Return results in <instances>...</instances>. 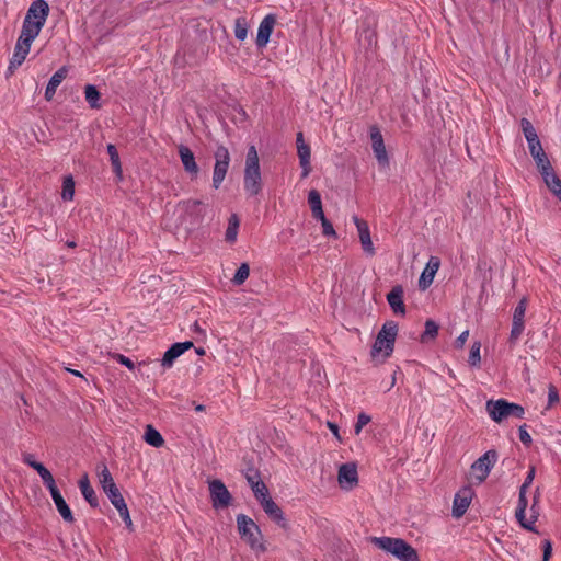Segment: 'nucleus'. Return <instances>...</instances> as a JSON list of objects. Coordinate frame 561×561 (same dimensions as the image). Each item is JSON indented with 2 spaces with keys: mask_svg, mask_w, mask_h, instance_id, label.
<instances>
[{
  "mask_svg": "<svg viewBox=\"0 0 561 561\" xmlns=\"http://www.w3.org/2000/svg\"><path fill=\"white\" fill-rule=\"evenodd\" d=\"M371 542L400 561H420L419 553L410 543L401 538L373 537Z\"/></svg>",
  "mask_w": 561,
  "mask_h": 561,
  "instance_id": "f257e3e1",
  "label": "nucleus"
},
{
  "mask_svg": "<svg viewBox=\"0 0 561 561\" xmlns=\"http://www.w3.org/2000/svg\"><path fill=\"white\" fill-rule=\"evenodd\" d=\"M243 187L248 195L255 196L262 190L259 154L255 146H250L245 157Z\"/></svg>",
  "mask_w": 561,
  "mask_h": 561,
  "instance_id": "f03ea898",
  "label": "nucleus"
},
{
  "mask_svg": "<svg viewBox=\"0 0 561 561\" xmlns=\"http://www.w3.org/2000/svg\"><path fill=\"white\" fill-rule=\"evenodd\" d=\"M236 520L241 539H243L252 550L256 552H265L267 548L261 541L262 533L254 520L245 514H238Z\"/></svg>",
  "mask_w": 561,
  "mask_h": 561,
  "instance_id": "7ed1b4c3",
  "label": "nucleus"
},
{
  "mask_svg": "<svg viewBox=\"0 0 561 561\" xmlns=\"http://www.w3.org/2000/svg\"><path fill=\"white\" fill-rule=\"evenodd\" d=\"M397 334L398 324L394 321H387L377 334L371 347V356L375 357L383 352V356L389 357L393 352Z\"/></svg>",
  "mask_w": 561,
  "mask_h": 561,
  "instance_id": "20e7f679",
  "label": "nucleus"
},
{
  "mask_svg": "<svg viewBox=\"0 0 561 561\" xmlns=\"http://www.w3.org/2000/svg\"><path fill=\"white\" fill-rule=\"evenodd\" d=\"M486 411L490 417L497 423L508 416L522 419L525 414V410L522 405L517 403H510L504 399H499L496 401L489 400L486 402Z\"/></svg>",
  "mask_w": 561,
  "mask_h": 561,
  "instance_id": "39448f33",
  "label": "nucleus"
},
{
  "mask_svg": "<svg viewBox=\"0 0 561 561\" xmlns=\"http://www.w3.org/2000/svg\"><path fill=\"white\" fill-rule=\"evenodd\" d=\"M497 460V453L494 449L485 451L471 465V477L478 483H482L488 478L491 469Z\"/></svg>",
  "mask_w": 561,
  "mask_h": 561,
  "instance_id": "423d86ee",
  "label": "nucleus"
},
{
  "mask_svg": "<svg viewBox=\"0 0 561 561\" xmlns=\"http://www.w3.org/2000/svg\"><path fill=\"white\" fill-rule=\"evenodd\" d=\"M100 484L111 501L112 505L117 508L118 506H123L125 500L121 494L119 489L117 488L110 470L105 465L102 466V469L99 473Z\"/></svg>",
  "mask_w": 561,
  "mask_h": 561,
  "instance_id": "0eeeda50",
  "label": "nucleus"
},
{
  "mask_svg": "<svg viewBox=\"0 0 561 561\" xmlns=\"http://www.w3.org/2000/svg\"><path fill=\"white\" fill-rule=\"evenodd\" d=\"M230 164V153L224 146H219L215 151V165L213 172V186L218 188L226 178Z\"/></svg>",
  "mask_w": 561,
  "mask_h": 561,
  "instance_id": "6e6552de",
  "label": "nucleus"
},
{
  "mask_svg": "<svg viewBox=\"0 0 561 561\" xmlns=\"http://www.w3.org/2000/svg\"><path fill=\"white\" fill-rule=\"evenodd\" d=\"M211 505L215 510L226 508L230 505L232 496L221 480L209 482Z\"/></svg>",
  "mask_w": 561,
  "mask_h": 561,
  "instance_id": "1a4fd4ad",
  "label": "nucleus"
},
{
  "mask_svg": "<svg viewBox=\"0 0 561 561\" xmlns=\"http://www.w3.org/2000/svg\"><path fill=\"white\" fill-rule=\"evenodd\" d=\"M181 210L190 218L192 225H199L206 214L207 205L201 199H186L179 203Z\"/></svg>",
  "mask_w": 561,
  "mask_h": 561,
  "instance_id": "9d476101",
  "label": "nucleus"
},
{
  "mask_svg": "<svg viewBox=\"0 0 561 561\" xmlns=\"http://www.w3.org/2000/svg\"><path fill=\"white\" fill-rule=\"evenodd\" d=\"M526 308H527V299L524 297L518 301L517 306L514 309L512 329H511L510 339H508V342L512 345L516 344V342L518 341V339L520 337V335L524 331V328H525L524 318H525Z\"/></svg>",
  "mask_w": 561,
  "mask_h": 561,
  "instance_id": "9b49d317",
  "label": "nucleus"
},
{
  "mask_svg": "<svg viewBox=\"0 0 561 561\" xmlns=\"http://www.w3.org/2000/svg\"><path fill=\"white\" fill-rule=\"evenodd\" d=\"M369 134L371 140V148L378 164L381 167H387L389 164V158L380 129L377 126H371Z\"/></svg>",
  "mask_w": 561,
  "mask_h": 561,
  "instance_id": "f8f14e48",
  "label": "nucleus"
},
{
  "mask_svg": "<svg viewBox=\"0 0 561 561\" xmlns=\"http://www.w3.org/2000/svg\"><path fill=\"white\" fill-rule=\"evenodd\" d=\"M337 480L342 489L352 490L358 482V473L355 463H343L339 468Z\"/></svg>",
  "mask_w": 561,
  "mask_h": 561,
  "instance_id": "ddd939ff",
  "label": "nucleus"
},
{
  "mask_svg": "<svg viewBox=\"0 0 561 561\" xmlns=\"http://www.w3.org/2000/svg\"><path fill=\"white\" fill-rule=\"evenodd\" d=\"M260 504L265 512V514L275 522L283 529L288 528L287 519L282 511V508L273 501V499L268 495L260 501Z\"/></svg>",
  "mask_w": 561,
  "mask_h": 561,
  "instance_id": "4468645a",
  "label": "nucleus"
},
{
  "mask_svg": "<svg viewBox=\"0 0 561 561\" xmlns=\"http://www.w3.org/2000/svg\"><path fill=\"white\" fill-rule=\"evenodd\" d=\"M353 221L357 228L363 251L369 256L375 255L376 252L371 241L368 224L365 220L358 218L357 216L353 217Z\"/></svg>",
  "mask_w": 561,
  "mask_h": 561,
  "instance_id": "2eb2a0df",
  "label": "nucleus"
},
{
  "mask_svg": "<svg viewBox=\"0 0 561 561\" xmlns=\"http://www.w3.org/2000/svg\"><path fill=\"white\" fill-rule=\"evenodd\" d=\"M526 493L527 490L519 488L518 504L516 507L515 516L522 527H524L527 530H534V523L537 519V516L533 515L530 520L526 519V508L528 504Z\"/></svg>",
  "mask_w": 561,
  "mask_h": 561,
  "instance_id": "dca6fc26",
  "label": "nucleus"
},
{
  "mask_svg": "<svg viewBox=\"0 0 561 561\" xmlns=\"http://www.w3.org/2000/svg\"><path fill=\"white\" fill-rule=\"evenodd\" d=\"M42 21H31L28 18H24L21 34L19 41L32 45L33 41L39 35L43 28Z\"/></svg>",
  "mask_w": 561,
  "mask_h": 561,
  "instance_id": "f3484780",
  "label": "nucleus"
},
{
  "mask_svg": "<svg viewBox=\"0 0 561 561\" xmlns=\"http://www.w3.org/2000/svg\"><path fill=\"white\" fill-rule=\"evenodd\" d=\"M440 266V260L437 256H431L424 271L422 272L419 279V287L425 290L431 286L434 280L435 274Z\"/></svg>",
  "mask_w": 561,
  "mask_h": 561,
  "instance_id": "a211bd4d",
  "label": "nucleus"
},
{
  "mask_svg": "<svg viewBox=\"0 0 561 561\" xmlns=\"http://www.w3.org/2000/svg\"><path fill=\"white\" fill-rule=\"evenodd\" d=\"M276 23V19L273 14H267L260 23L257 35H256V45L257 47H265L270 41V36L273 32L274 25Z\"/></svg>",
  "mask_w": 561,
  "mask_h": 561,
  "instance_id": "6ab92c4d",
  "label": "nucleus"
},
{
  "mask_svg": "<svg viewBox=\"0 0 561 561\" xmlns=\"http://www.w3.org/2000/svg\"><path fill=\"white\" fill-rule=\"evenodd\" d=\"M48 14V3L45 0H35L31 3L25 18H28L31 21H42V24L45 25Z\"/></svg>",
  "mask_w": 561,
  "mask_h": 561,
  "instance_id": "aec40b11",
  "label": "nucleus"
},
{
  "mask_svg": "<svg viewBox=\"0 0 561 561\" xmlns=\"http://www.w3.org/2000/svg\"><path fill=\"white\" fill-rule=\"evenodd\" d=\"M179 156L183 164L184 170L190 173L193 178H196L199 169L195 161L193 151L184 145L178 147Z\"/></svg>",
  "mask_w": 561,
  "mask_h": 561,
  "instance_id": "412c9836",
  "label": "nucleus"
},
{
  "mask_svg": "<svg viewBox=\"0 0 561 561\" xmlns=\"http://www.w3.org/2000/svg\"><path fill=\"white\" fill-rule=\"evenodd\" d=\"M471 502V490L462 489L455 495L453 503V516L456 518L461 517L468 510Z\"/></svg>",
  "mask_w": 561,
  "mask_h": 561,
  "instance_id": "4be33fe9",
  "label": "nucleus"
},
{
  "mask_svg": "<svg viewBox=\"0 0 561 561\" xmlns=\"http://www.w3.org/2000/svg\"><path fill=\"white\" fill-rule=\"evenodd\" d=\"M404 290L401 285L394 286L390 293L387 294V301L397 314H405V305L403 301Z\"/></svg>",
  "mask_w": 561,
  "mask_h": 561,
  "instance_id": "5701e85b",
  "label": "nucleus"
},
{
  "mask_svg": "<svg viewBox=\"0 0 561 561\" xmlns=\"http://www.w3.org/2000/svg\"><path fill=\"white\" fill-rule=\"evenodd\" d=\"M193 343L190 341L182 343H174L163 355L161 359V365L163 367H171L174 360L181 356L186 350L191 348Z\"/></svg>",
  "mask_w": 561,
  "mask_h": 561,
  "instance_id": "b1692460",
  "label": "nucleus"
},
{
  "mask_svg": "<svg viewBox=\"0 0 561 561\" xmlns=\"http://www.w3.org/2000/svg\"><path fill=\"white\" fill-rule=\"evenodd\" d=\"M30 49L31 45L26 43H21V41L19 39L16 41L14 53L10 59V65L8 68L10 72H13L19 66H21L24 62L26 56L30 53Z\"/></svg>",
  "mask_w": 561,
  "mask_h": 561,
  "instance_id": "393cba45",
  "label": "nucleus"
},
{
  "mask_svg": "<svg viewBox=\"0 0 561 561\" xmlns=\"http://www.w3.org/2000/svg\"><path fill=\"white\" fill-rule=\"evenodd\" d=\"M247 480L259 502L270 495L266 485L260 480L259 472L247 473Z\"/></svg>",
  "mask_w": 561,
  "mask_h": 561,
  "instance_id": "a878e982",
  "label": "nucleus"
},
{
  "mask_svg": "<svg viewBox=\"0 0 561 561\" xmlns=\"http://www.w3.org/2000/svg\"><path fill=\"white\" fill-rule=\"evenodd\" d=\"M67 68L66 67H61L60 69H58L49 79L48 81V84L45 89V99L47 101H51L55 93H56V90L57 88L59 87V84L62 82V80L66 78L67 76Z\"/></svg>",
  "mask_w": 561,
  "mask_h": 561,
  "instance_id": "bb28decb",
  "label": "nucleus"
},
{
  "mask_svg": "<svg viewBox=\"0 0 561 561\" xmlns=\"http://www.w3.org/2000/svg\"><path fill=\"white\" fill-rule=\"evenodd\" d=\"M79 489L81 491V494L82 496L84 497V500L90 504L91 507H98L99 506V500H98V496L95 494V491L94 489L91 486L90 484V480H89V477L88 474H84L80 480H79Z\"/></svg>",
  "mask_w": 561,
  "mask_h": 561,
  "instance_id": "cd10ccee",
  "label": "nucleus"
},
{
  "mask_svg": "<svg viewBox=\"0 0 561 561\" xmlns=\"http://www.w3.org/2000/svg\"><path fill=\"white\" fill-rule=\"evenodd\" d=\"M50 495H51V499L57 507V511L61 515L62 519L66 523H73L75 517L72 515V512H71L70 507L68 506V504L66 503L65 499L62 497L60 491L57 490V491L53 492Z\"/></svg>",
  "mask_w": 561,
  "mask_h": 561,
  "instance_id": "c85d7f7f",
  "label": "nucleus"
},
{
  "mask_svg": "<svg viewBox=\"0 0 561 561\" xmlns=\"http://www.w3.org/2000/svg\"><path fill=\"white\" fill-rule=\"evenodd\" d=\"M529 153L536 162L537 169H545L546 165L550 164V161L541 146L540 140L535 144L528 145Z\"/></svg>",
  "mask_w": 561,
  "mask_h": 561,
  "instance_id": "c756f323",
  "label": "nucleus"
},
{
  "mask_svg": "<svg viewBox=\"0 0 561 561\" xmlns=\"http://www.w3.org/2000/svg\"><path fill=\"white\" fill-rule=\"evenodd\" d=\"M297 154L299 158V164L302 169L301 178H307L311 172V165H310V157H311V150L309 145H299L297 148Z\"/></svg>",
  "mask_w": 561,
  "mask_h": 561,
  "instance_id": "7c9ffc66",
  "label": "nucleus"
},
{
  "mask_svg": "<svg viewBox=\"0 0 561 561\" xmlns=\"http://www.w3.org/2000/svg\"><path fill=\"white\" fill-rule=\"evenodd\" d=\"M106 150L110 156V161L112 164L113 172L115 173V175L117 176L118 180H122L123 179V169H122V163L119 160V154H118L117 148L115 147V145L108 144L106 146Z\"/></svg>",
  "mask_w": 561,
  "mask_h": 561,
  "instance_id": "2f4dec72",
  "label": "nucleus"
},
{
  "mask_svg": "<svg viewBox=\"0 0 561 561\" xmlns=\"http://www.w3.org/2000/svg\"><path fill=\"white\" fill-rule=\"evenodd\" d=\"M240 221L237 214H232L228 220V227L225 233L226 241L233 243L237 240Z\"/></svg>",
  "mask_w": 561,
  "mask_h": 561,
  "instance_id": "473e14b6",
  "label": "nucleus"
},
{
  "mask_svg": "<svg viewBox=\"0 0 561 561\" xmlns=\"http://www.w3.org/2000/svg\"><path fill=\"white\" fill-rule=\"evenodd\" d=\"M144 438L153 447H161L164 443L162 435L152 425H147Z\"/></svg>",
  "mask_w": 561,
  "mask_h": 561,
  "instance_id": "72a5a7b5",
  "label": "nucleus"
},
{
  "mask_svg": "<svg viewBox=\"0 0 561 561\" xmlns=\"http://www.w3.org/2000/svg\"><path fill=\"white\" fill-rule=\"evenodd\" d=\"M520 126L528 145L539 141L535 127L527 118H522Z\"/></svg>",
  "mask_w": 561,
  "mask_h": 561,
  "instance_id": "f704fd0d",
  "label": "nucleus"
},
{
  "mask_svg": "<svg viewBox=\"0 0 561 561\" xmlns=\"http://www.w3.org/2000/svg\"><path fill=\"white\" fill-rule=\"evenodd\" d=\"M84 93H85V100L89 103L91 108H100L101 107V104L99 102L101 94L94 85H92V84L85 85Z\"/></svg>",
  "mask_w": 561,
  "mask_h": 561,
  "instance_id": "c9c22d12",
  "label": "nucleus"
},
{
  "mask_svg": "<svg viewBox=\"0 0 561 561\" xmlns=\"http://www.w3.org/2000/svg\"><path fill=\"white\" fill-rule=\"evenodd\" d=\"M249 24L244 16H239L234 21V36L239 41H244L248 36Z\"/></svg>",
  "mask_w": 561,
  "mask_h": 561,
  "instance_id": "e433bc0d",
  "label": "nucleus"
},
{
  "mask_svg": "<svg viewBox=\"0 0 561 561\" xmlns=\"http://www.w3.org/2000/svg\"><path fill=\"white\" fill-rule=\"evenodd\" d=\"M438 329H439V327L434 320H432V319L426 320L425 330H424L423 334L421 335V341L423 343H425L428 340L435 339L438 334Z\"/></svg>",
  "mask_w": 561,
  "mask_h": 561,
  "instance_id": "4c0bfd02",
  "label": "nucleus"
},
{
  "mask_svg": "<svg viewBox=\"0 0 561 561\" xmlns=\"http://www.w3.org/2000/svg\"><path fill=\"white\" fill-rule=\"evenodd\" d=\"M75 194V182L71 175L64 179L61 196L65 201H71Z\"/></svg>",
  "mask_w": 561,
  "mask_h": 561,
  "instance_id": "58836bf2",
  "label": "nucleus"
},
{
  "mask_svg": "<svg viewBox=\"0 0 561 561\" xmlns=\"http://www.w3.org/2000/svg\"><path fill=\"white\" fill-rule=\"evenodd\" d=\"M250 267L248 263H242L236 274L233 275L232 282L234 285H242L245 279L249 277Z\"/></svg>",
  "mask_w": 561,
  "mask_h": 561,
  "instance_id": "ea45409f",
  "label": "nucleus"
},
{
  "mask_svg": "<svg viewBox=\"0 0 561 561\" xmlns=\"http://www.w3.org/2000/svg\"><path fill=\"white\" fill-rule=\"evenodd\" d=\"M308 203L311 208V213L322 208L321 195L317 190H311L308 194Z\"/></svg>",
  "mask_w": 561,
  "mask_h": 561,
  "instance_id": "a19ab883",
  "label": "nucleus"
},
{
  "mask_svg": "<svg viewBox=\"0 0 561 561\" xmlns=\"http://www.w3.org/2000/svg\"><path fill=\"white\" fill-rule=\"evenodd\" d=\"M23 461H24V463H26L27 466L33 468L39 474V477L42 474H44L45 472H47V470H48L42 462L36 461L34 459L33 455L24 456Z\"/></svg>",
  "mask_w": 561,
  "mask_h": 561,
  "instance_id": "79ce46f5",
  "label": "nucleus"
},
{
  "mask_svg": "<svg viewBox=\"0 0 561 561\" xmlns=\"http://www.w3.org/2000/svg\"><path fill=\"white\" fill-rule=\"evenodd\" d=\"M480 348H481L480 342H474L472 344L470 353H469V359H468V362L471 366H479V364L481 362Z\"/></svg>",
  "mask_w": 561,
  "mask_h": 561,
  "instance_id": "37998d69",
  "label": "nucleus"
},
{
  "mask_svg": "<svg viewBox=\"0 0 561 561\" xmlns=\"http://www.w3.org/2000/svg\"><path fill=\"white\" fill-rule=\"evenodd\" d=\"M538 171L541 174V176H542V179H543V181H545L547 186L552 184L553 180L559 179L557 176V174L554 173L551 163L549 165H546L545 169H540Z\"/></svg>",
  "mask_w": 561,
  "mask_h": 561,
  "instance_id": "c03bdc74",
  "label": "nucleus"
},
{
  "mask_svg": "<svg viewBox=\"0 0 561 561\" xmlns=\"http://www.w3.org/2000/svg\"><path fill=\"white\" fill-rule=\"evenodd\" d=\"M41 479L43 480V483L45 484V486L49 490L50 494L58 490V488L56 486L55 479L49 470H47V472L42 474Z\"/></svg>",
  "mask_w": 561,
  "mask_h": 561,
  "instance_id": "a18cd8bd",
  "label": "nucleus"
},
{
  "mask_svg": "<svg viewBox=\"0 0 561 561\" xmlns=\"http://www.w3.org/2000/svg\"><path fill=\"white\" fill-rule=\"evenodd\" d=\"M116 510L118 511V514L122 517V519L124 520L126 527L128 529H133V522H131L129 511H128L126 503H124L123 506H118Z\"/></svg>",
  "mask_w": 561,
  "mask_h": 561,
  "instance_id": "49530a36",
  "label": "nucleus"
},
{
  "mask_svg": "<svg viewBox=\"0 0 561 561\" xmlns=\"http://www.w3.org/2000/svg\"><path fill=\"white\" fill-rule=\"evenodd\" d=\"M370 420L371 419L368 414L359 413L357 416V422L354 426L355 434L358 435L362 432L363 427L370 422Z\"/></svg>",
  "mask_w": 561,
  "mask_h": 561,
  "instance_id": "de8ad7c7",
  "label": "nucleus"
},
{
  "mask_svg": "<svg viewBox=\"0 0 561 561\" xmlns=\"http://www.w3.org/2000/svg\"><path fill=\"white\" fill-rule=\"evenodd\" d=\"M519 439L525 446H530L533 443L531 436L527 432L526 424L518 427Z\"/></svg>",
  "mask_w": 561,
  "mask_h": 561,
  "instance_id": "09e8293b",
  "label": "nucleus"
},
{
  "mask_svg": "<svg viewBox=\"0 0 561 561\" xmlns=\"http://www.w3.org/2000/svg\"><path fill=\"white\" fill-rule=\"evenodd\" d=\"M321 226H322L323 236L333 237V238L337 237L336 232L333 228V225L328 219H323V221L321 222Z\"/></svg>",
  "mask_w": 561,
  "mask_h": 561,
  "instance_id": "8fccbe9b",
  "label": "nucleus"
},
{
  "mask_svg": "<svg viewBox=\"0 0 561 561\" xmlns=\"http://www.w3.org/2000/svg\"><path fill=\"white\" fill-rule=\"evenodd\" d=\"M558 401H559L558 390L553 385H550L549 391H548V405L551 407L554 403H557Z\"/></svg>",
  "mask_w": 561,
  "mask_h": 561,
  "instance_id": "3c124183",
  "label": "nucleus"
},
{
  "mask_svg": "<svg viewBox=\"0 0 561 561\" xmlns=\"http://www.w3.org/2000/svg\"><path fill=\"white\" fill-rule=\"evenodd\" d=\"M542 550H543L542 561H549V559L552 554V543L549 539L543 540Z\"/></svg>",
  "mask_w": 561,
  "mask_h": 561,
  "instance_id": "603ef678",
  "label": "nucleus"
},
{
  "mask_svg": "<svg viewBox=\"0 0 561 561\" xmlns=\"http://www.w3.org/2000/svg\"><path fill=\"white\" fill-rule=\"evenodd\" d=\"M535 473H536L535 467H531L529 469V471L527 472V476H526L523 484L520 485V489L528 490V488L531 485V483L534 481Z\"/></svg>",
  "mask_w": 561,
  "mask_h": 561,
  "instance_id": "864d4df0",
  "label": "nucleus"
},
{
  "mask_svg": "<svg viewBox=\"0 0 561 561\" xmlns=\"http://www.w3.org/2000/svg\"><path fill=\"white\" fill-rule=\"evenodd\" d=\"M468 336H469V331H468V330L463 331V332H462V333H461V334L456 339V341H455V347H456V348H462V347H463V345H465V343H466V341H467V339H468Z\"/></svg>",
  "mask_w": 561,
  "mask_h": 561,
  "instance_id": "5fc2aeb1",
  "label": "nucleus"
},
{
  "mask_svg": "<svg viewBox=\"0 0 561 561\" xmlns=\"http://www.w3.org/2000/svg\"><path fill=\"white\" fill-rule=\"evenodd\" d=\"M548 188L556 195L559 196L561 194V180L556 179L552 181V184L548 186Z\"/></svg>",
  "mask_w": 561,
  "mask_h": 561,
  "instance_id": "6e6d98bb",
  "label": "nucleus"
},
{
  "mask_svg": "<svg viewBox=\"0 0 561 561\" xmlns=\"http://www.w3.org/2000/svg\"><path fill=\"white\" fill-rule=\"evenodd\" d=\"M117 357H118V362L122 365L126 366L129 369H134L135 365H134V363H133V360L130 358H128V357H126L124 355H121V354L117 355Z\"/></svg>",
  "mask_w": 561,
  "mask_h": 561,
  "instance_id": "4d7b16f0",
  "label": "nucleus"
},
{
  "mask_svg": "<svg viewBox=\"0 0 561 561\" xmlns=\"http://www.w3.org/2000/svg\"><path fill=\"white\" fill-rule=\"evenodd\" d=\"M328 427L331 430L335 437L340 438L339 426L335 423L328 422Z\"/></svg>",
  "mask_w": 561,
  "mask_h": 561,
  "instance_id": "13d9d810",
  "label": "nucleus"
},
{
  "mask_svg": "<svg viewBox=\"0 0 561 561\" xmlns=\"http://www.w3.org/2000/svg\"><path fill=\"white\" fill-rule=\"evenodd\" d=\"M312 216H313L314 219H318L321 222L323 221V219H327L325 216H324V213H323V208L317 210L316 213H312Z\"/></svg>",
  "mask_w": 561,
  "mask_h": 561,
  "instance_id": "bf43d9fd",
  "label": "nucleus"
},
{
  "mask_svg": "<svg viewBox=\"0 0 561 561\" xmlns=\"http://www.w3.org/2000/svg\"><path fill=\"white\" fill-rule=\"evenodd\" d=\"M296 144L297 148L299 147V145H307L304 140V134L301 131L297 134Z\"/></svg>",
  "mask_w": 561,
  "mask_h": 561,
  "instance_id": "052dcab7",
  "label": "nucleus"
},
{
  "mask_svg": "<svg viewBox=\"0 0 561 561\" xmlns=\"http://www.w3.org/2000/svg\"><path fill=\"white\" fill-rule=\"evenodd\" d=\"M66 370L69 371L70 374H72L73 376L84 378L83 375L79 370L70 369V368H66Z\"/></svg>",
  "mask_w": 561,
  "mask_h": 561,
  "instance_id": "680f3d73",
  "label": "nucleus"
},
{
  "mask_svg": "<svg viewBox=\"0 0 561 561\" xmlns=\"http://www.w3.org/2000/svg\"><path fill=\"white\" fill-rule=\"evenodd\" d=\"M539 495H540V494H539V491L537 490V491H536V493H535V495H534V499H533V502H534V503H533L531 510H534V508H535V506L537 505V503L539 502Z\"/></svg>",
  "mask_w": 561,
  "mask_h": 561,
  "instance_id": "e2e57ef3",
  "label": "nucleus"
},
{
  "mask_svg": "<svg viewBox=\"0 0 561 561\" xmlns=\"http://www.w3.org/2000/svg\"><path fill=\"white\" fill-rule=\"evenodd\" d=\"M192 328H193V330H194L195 332L203 333V330H202V329H201V327L198 325L197 321H195V322H194V324H193V327H192Z\"/></svg>",
  "mask_w": 561,
  "mask_h": 561,
  "instance_id": "0e129e2a",
  "label": "nucleus"
},
{
  "mask_svg": "<svg viewBox=\"0 0 561 561\" xmlns=\"http://www.w3.org/2000/svg\"><path fill=\"white\" fill-rule=\"evenodd\" d=\"M195 410H196L197 412H202V411H204V410H205V407H204L203 404H197V405L195 407Z\"/></svg>",
  "mask_w": 561,
  "mask_h": 561,
  "instance_id": "69168bd1",
  "label": "nucleus"
},
{
  "mask_svg": "<svg viewBox=\"0 0 561 561\" xmlns=\"http://www.w3.org/2000/svg\"><path fill=\"white\" fill-rule=\"evenodd\" d=\"M67 247H69V248H76V247H77V244H76V242H75V241H68V242H67Z\"/></svg>",
  "mask_w": 561,
  "mask_h": 561,
  "instance_id": "338daca9",
  "label": "nucleus"
},
{
  "mask_svg": "<svg viewBox=\"0 0 561 561\" xmlns=\"http://www.w3.org/2000/svg\"><path fill=\"white\" fill-rule=\"evenodd\" d=\"M197 353H198V354H204V353H205V351H204L203 348H201V350H198V351H197Z\"/></svg>",
  "mask_w": 561,
  "mask_h": 561,
  "instance_id": "774afa93",
  "label": "nucleus"
}]
</instances>
